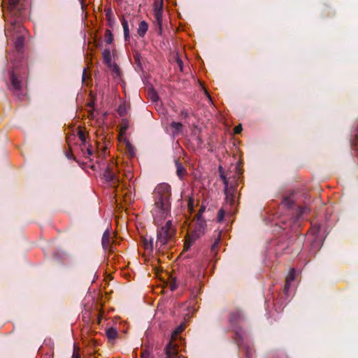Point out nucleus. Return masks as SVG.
Masks as SVG:
<instances>
[{"instance_id": "20", "label": "nucleus", "mask_w": 358, "mask_h": 358, "mask_svg": "<svg viewBox=\"0 0 358 358\" xmlns=\"http://www.w3.org/2000/svg\"><path fill=\"white\" fill-rule=\"evenodd\" d=\"M176 166L177 169V175L179 178H182L185 174V169L178 161H176Z\"/></svg>"}, {"instance_id": "32", "label": "nucleus", "mask_w": 358, "mask_h": 358, "mask_svg": "<svg viewBox=\"0 0 358 358\" xmlns=\"http://www.w3.org/2000/svg\"><path fill=\"white\" fill-rule=\"evenodd\" d=\"M72 357L73 358H80L79 354H78V352L76 350V347L75 345H74V352H73Z\"/></svg>"}, {"instance_id": "23", "label": "nucleus", "mask_w": 358, "mask_h": 358, "mask_svg": "<svg viewBox=\"0 0 358 358\" xmlns=\"http://www.w3.org/2000/svg\"><path fill=\"white\" fill-rule=\"evenodd\" d=\"M105 41L108 44H111L113 41V36L110 30L106 29L105 34Z\"/></svg>"}, {"instance_id": "9", "label": "nucleus", "mask_w": 358, "mask_h": 358, "mask_svg": "<svg viewBox=\"0 0 358 358\" xmlns=\"http://www.w3.org/2000/svg\"><path fill=\"white\" fill-rule=\"evenodd\" d=\"M221 177L223 179V182L225 185L224 190L226 194V203L229 205H232L234 203V200L232 193H231L229 189H228V179L222 174H221Z\"/></svg>"}, {"instance_id": "31", "label": "nucleus", "mask_w": 358, "mask_h": 358, "mask_svg": "<svg viewBox=\"0 0 358 358\" xmlns=\"http://www.w3.org/2000/svg\"><path fill=\"white\" fill-rule=\"evenodd\" d=\"M242 130L241 125H238L234 128V133L239 134Z\"/></svg>"}, {"instance_id": "29", "label": "nucleus", "mask_w": 358, "mask_h": 358, "mask_svg": "<svg viewBox=\"0 0 358 358\" xmlns=\"http://www.w3.org/2000/svg\"><path fill=\"white\" fill-rule=\"evenodd\" d=\"M241 317V313L239 312L236 314H233L231 317V321H236Z\"/></svg>"}, {"instance_id": "5", "label": "nucleus", "mask_w": 358, "mask_h": 358, "mask_svg": "<svg viewBox=\"0 0 358 358\" xmlns=\"http://www.w3.org/2000/svg\"><path fill=\"white\" fill-rule=\"evenodd\" d=\"M114 243L113 237L111 236L110 231L107 229L102 236L101 244L104 250L111 252L113 250L112 245Z\"/></svg>"}, {"instance_id": "11", "label": "nucleus", "mask_w": 358, "mask_h": 358, "mask_svg": "<svg viewBox=\"0 0 358 358\" xmlns=\"http://www.w3.org/2000/svg\"><path fill=\"white\" fill-rule=\"evenodd\" d=\"M10 89L14 91H19L21 89V83L16 77L15 70L10 74Z\"/></svg>"}, {"instance_id": "3", "label": "nucleus", "mask_w": 358, "mask_h": 358, "mask_svg": "<svg viewBox=\"0 0 358 358\" xmlns=\"http://www.w3.org/2000/svg\"><path fill=\"white\" fill-rule=\"evenodd\" d=\"M118 171L116 164H112L108 166L104 171L103 178L112 183L115 185L120 182V179L117 176L116 173Z\"/></svg>"}, {"instance_id": "37", "label": "nucleus", "mask_w": 358, "mask_h": 358, "mask_svg": "<svg viewBox=\"0 0 358 358\" xmlns=\"http://www.w3.org/2000/svg\"><path fill=\"white\" fill-rule=\"evenodd\" d=\"M87 156L92 155V150L91 149H90V148H87Z\"/></svg>"}, {"instance_id": "30", "label": "nucleus", "mask_w": 358, "mask_h": 358, "mask_svg": "<svg viewBox=\"0 0 358 358\" xmlns=\"http://www.w3.org/2000/svg\"><path fill=\"white\" fill-rule=\"evenodd\" d=\"M150 99L152 101H156L158 99L157 94L154 92H150Z\"/></svg>"}, {"instance_id": "8", "label": "nucleus", "mask_w": 358, "mask_h": 358, "mask_svg": "<svg viewBox=\"0 0 358 358\" xmlns=\"http://www.w3.org/2000/svg\"><path fill=\"white\" fill-rule=\"evenodd\" d=\"M102 55L104 63L108 66V67L118 74V69L117 65L112 62V56L110 50L105 49L103 51Z\"/></svg>"}, {"instance_id": "27", "label": "nucleus", "mask_w": 358, "mask_h": 358, "mask_svg": "<svg viewBox=\"0 0 358 358\" xmlns=\"http://www.w3.org/2000/svg\"><path fill=\"white\" fill-rule=\"evenodd\" d=\"M293 199L289 197L285 198L282 201L283 204L287 206H290L293 203Z\"/></svg>"}, {"instance_id": "28", "label": "nucleus", "mask_w": 358, "mask_h": 358, "mask_svg": "<svg viewBox=\"0 0 358 358\" xmlns=\"http://www.w3.org/2000/svg\"><path fill=\"white\" fill-rule=\"evenodd\" d=\"M124 141H125V143H126V146L128 148V150H129V152H131V154L134 155L133 147L131 145V143L128 141H127L126 139H124Z\"/></svg>"}, {"instance_id": "38", "label": "nucleus", "mask_w": 358, "mask_h": 358, "mask_svg": "<svg viewBox=\"0 0 358 358\" xmlns=\"http://www.w3.org/2000/svg\"><path fill=\"white\" fill-rule=\"evenodd\" d=\"M79 137H80V138L82 141H84V137H85V136H84V134H83V132H80V133H79Z\"/></svg>"}, {"instance_id": "26", "label": "nucleus", "mask_w": 358, "mask_h": 358, "mask_svg": "<svg viewBox=\"0 0 358 358\" xmlns=\"http://www.w3.org/2000/svg\"><path fill=\"white\" fill-rule=\"evenodd\" d=\"M224 215H225V211L224 209H220L218 212V215H217V220L219 222H222L224 219Z\"/></svg>"}, {"instance_id": "34", "label": "nucleus", "mask_w": 358, "mask_h": 358, "mask_svg": "<svg viewBox=\"0 0 358 358\" xmlns=\"http://www.w3.org/2000/svg\"><path fill=\"white\" fill-rule=\"evenodd\" d=\"M206 208L204 206H201L199 209V213L197 214V215H201V217H202V213L204 212Z\"/></svg>"}, {"instance_id": "35", "label": "nucleus", "mask_w": 358, "mask_h": 358, "mask_svg": "<svg viewBox=\"0 0 358 358\" xmlns=\"http://www.w3.org/2000/svg\"><path fill=\"white\" fill-rule=\"evenodd\" d=\"M218 243H219V240L217 239V240H216V241H215V243H213V245H212V248H211L212 250H215V248L217 247V245H218Z\"/></svg>"}, {"instance_id": "14", "label": "nucleus", "mask_w": 358, "mask_h": 358, "mask_svg": "<svg viewBox=\"0 0 358 358\" xmlns=\"http://www.w3.org/2000/svg\"><path fill=\"white\" fill-rule=\"evenodd\" d=\"M9 6V9L12 12L17 11L20 12L21 8H20L18 0H7Z\"/></svg>"}, {"instance_id": "40", "label": "nucleus", "mask_w": 358, "mask_h": 358, "mask_svg": "<svg viewBox=\"0 0 358 358\" xmlns=\"http://www.w3.org/2000/svg\"><path fill=\"white\" fill-rule=\"evenodd\" d=\"M205 93L206 94V95H207V96H208V98L210 99V96H209V94H208V92H206V91L205 90Z\"/></svg>"}, {"instance_id": "7", "label": "nucleus", "mask_w": 358, "mask_h": 358, "mask_svg": "<svg viewBox=\"0 0 358 358\" xmlns=\"http://www.w3.org/2000/svg\"><path fill=\"white\" fill-rule=\"evenodd\" d=\"M206 221L203 219L201 215L196 216V227L193 236L196 238L204 233L206 228Z\"/></svg>"}, {"instance_id": "41", "label": "nucleus", "mask_w": 358, "mask_h": 358, "mask_svg": "<svg viewBox=\"0 0 358 358\" xmlns=\"http://www.w3.org/2000/svg\"><path fill=\"white\" fill-rule=\"evenodd\" d=\"M142 358H145V356L143 355Z\"/></svg>"}, {"instance_id": "1", "label": "nucleus", "mask_w": 358, "mask_h": 358, "mask_svg": "<svg viewBox=\"0 0 358 358\" xmlns=\"http://www.w3.org/2000/svg\"><path fill=\"white\" fill-rule=\"evenodd\" d=\"M154 207L152 213L157 224L166 219L170 213L171 196V186L167 183L159 184L154 191Z\"/></svg>"}, {"instance_id": "22", "label": "nucleus", "mask_w": 358, "mask_h": 358, "mask_svg": "<svg viewBox=\"0 0 358 358\" xmlns=\"http://www.w3.org/2000/svg\"><path fill=\"white\" fill-rule=\"evenodd\" d=\"M128 110L127 106L124 103L121 104L117 108V113L120 116H124L127 114Z\"/></svg>"}, {"instance_id": "33", "label": "nucleus", "mask_w": 358, "mask_h": 358, "mask_svg": "<svg viewBox=\"0 0 358 358\" xmlns=\"http://www.w3.org/2000/svg\"><path fill=\"white\" fill-rule=\"evenodd\" d=\"M177 63H178L180 70L182 71V60L180 59H179V58H178L177 59Z\"/></svg>"}, {"instance_id": "25", "label": "nucleus", "mask_w": 358, "mask_h": 358, "mask_svg": "<svg viewBox=\"0 0 358 358\" xmlns=\"http://www.w3.org/2000/svg\"><path fill=\"white\" fill-rule=\"evenodd\" d=\"M184 326L182 324L178 326L172 334V339L177 336L178 334L181 333L184 330Z\"/></svg>"}, {"instance_id": "17", "label": "nucleus", "mask_w": 358, "mask_h": 358, "mask_svg": "<svg viewBox=\"0 0 358 358\" xmlns=\"http://www.w3.org/2000/svg\"><path fill=\"white\" fill-rule=\"evenodd\" d=\"M143 246L147 251H148V252L152 251V250H153V239L151 238L149 239H147L146 238H145L143 240Z\"/></svg>"}, {"instance_id": "42", "label": "nucleus", "mask_w": 358, "mask_h": 358, "mask_svg": "<svg viewBox=\"0 0 358 358\" xmlns=\"http://www.w3.org/2000/svg\"><path fill=\"white\" fill-rule=\"evenodd\" d=\"M178 358H179V357H178Z\"/></svg>"}, {"instance_id": "15", "label": "nucleus", "mask_w": 358, "mask_h": 358, "mask_svg": "<svg viewBox=\"0 0 358 358\" xmlns=\"http://www.w3.org/2000/svg\"><path fill=\"white\" fill-rule=\"evenodd\" d=\"M148 24L145 21H141L139 24V27L137 31L138 34L140 36H143L145 34L146 31H148Z\"/></svg>"}, {"instance_id": "39", "label": "nucleus", "mask_w": 358, "mask_h": 358, "mask_svg": "<svg viewBox=\"0 0 358 358\" xmlns=\"http://www.w3.org/2000/svg\"><path fill=\"white\" fill-rule=\"evenodd\" d=\"M174 289H175V286H174V285H171V290H173Z\"/></svg>"}, {"instance_id": "24", "label": "nucleus", "mask_w": 358, "mask_h": 358, "mask_svg": "<svg viewBox=\"0 0 358 358\" xmlns=\"http://www.w3.org/2000/svg\"><path fill=\"white\" fill-rule=\"evenodd\" d=\"M129 124L127 120H123L122 122L120 131V136L121 138L123 137V135L125 134L127 129H128Z\"/></svg>"}, {"instance_id": "16", "label": "nucleus", "mask_w": 358, "mask_h": 358, "mask_svg": "<svg viewBox=\"0 0 358 358\" xmlns=\"http://www.w3.org/2000/svg\"><path fill=\"white\" fill-rule=\"evenodd\" d=\"M171 127L173 129V134L174 135L178 134L182 128V124L180 122H172L171 123Z\"/></svg>"}, {"instance_id": "18", "label": "nucleus", "mask_w": 358, "mask_h": 358, "mask_svg": "<svg viewBox=\"0 0 358 358\" xmlns=\"http://www.w3.org/2000/svg\"><path fill=\"white\" fill-rule=\"evenodd\" d=\"M117 335L116 329L110 327L106 330V336L109 340H114Z\"/></svg>"}, {"instance_id": "12", "label": "nucleus", "mask_w": 358, "mask_h": 358, "mask_svg": "<svg viewBox=\"0 0 358 358\" xmlns=\"http://www.w3.org/2000/svg\"><path fill=\"white\" fill-rule=\"evenodd\" d=\"M294 279H295V269L292 268L289 271V273L286 278L285 285V289H284L285 292H287L289 291L291 283H292V282H293L294 280Z\"/></svg>"}, {"instance_id": "19", "label": "nucleus", "mask_w": 358, "mask_h": 358, "mask_svg": "<svg viewBox=\"0 0 358 358\" xmlns=\"http://www.w3.org/2000/svg\"><path fill=\"white\" fill-rule=\"evenodd\" d=\"M122 24L123 27L124 38L126 40H127V38L129 37V29L128 22L124 18H123L122 20Z\"/></svg>"}, {"instance_id": "36", "label": "nucleus", "mask_w": 358, "mask_h": 358, "mask_svg": "<svg viewBox=\"0 0 358 358\" xmlns=\"http://www.w3.org/2000/svg\"><path fill=\"white\" fill-rule=\"evenodd\" d=\"M190 243H188L187 241H186V243H185V245H184V248L185 250H188L189 248H190Z\"/></svg>"}, {"instance_id": "21", "label": "nucleus", "mask_w": 358, "mask_h": 358, "mask_svg": "<svg viewBox=\"0 0 358 358\" xmlns=\"http://www.w3.org/2000/svg\"><path fill=\"white\" fill-rule=\"evenodd\" d=\"M24 37L22 36H18L15 40V45L17 50H20L22 48L24 44Z\"/></svg>"}, {"instance_id": "4", "label": "nucleus", "mask_w": 358, "mask_h": 358, "mask_svg": "<svg viewBox=\"0 0 358 358\" xmlns=\"http://www.w3.org/2000/svg\"><path fill=\"white\" fill-rule=\"evenodd\" d=\"M320 227L317 225H314L311 229L310 233L312 234L315 237L313 238L311 250L315 252L318 250L322 245V238L320 236Z\"/></svg>"}, {"instance_id": "6", "label": "nucleus", "mask_w": 358, "mask_h": 358, "mask_svg": "<svg viewBox=\"0 0 358 358\" xmlns=\"http://www.w3.org/2000/svg\"><path fill=\"white\" fill-rule=\"evenodd\" d=\"M154 15L159 26L162 22L163 0H155L153 5Z\"/></svg>"}, {"instance_id": "2", "label": "nucleus", "mask_w": 358, "mask_h": 358, "mask_svg": "<svg viewBox=\"0 0 358 358\" xmlns=\"http://www.w3.org/2000/svg\"><path fill=\"white\" fill-rule=\"evenodd\" d=\"M174 228L171 220L166 221V224L162 226L157 231L155 248L159 251L165 245L174 234Z\"/></svg>"}, {"instance_id": "13", "label": "nucleus", "mask_w": 358, "mask_h": 358, "mask_svg": "<svg viewBox=\"0 0 358 358\" xmlns=\"http://www.w3.org/2000/svg\"><path fill=\"white\" fill-rule=\"evenodd\" d=\"M106 17L108 21V26L110 27H113V25L115 24V20L113 17V11L110 8H108L106 10Z\"/></svg>"}, {"instance_id": "10", "label": "nucleus", "mask_w": 358, "mask_h": 358, "mask_svg": "<svg viewBox=\"0 0 358 358\" xmlns=\"http://www.w3.org/2000/svg\"><path fill=\"white\" fill-rule=\"evenodd\" d=\"M166 358H178V351L176 346L172 342H170L166 347Z\"/></svg>"}]
</instances>
